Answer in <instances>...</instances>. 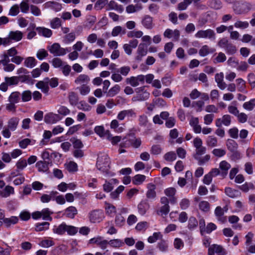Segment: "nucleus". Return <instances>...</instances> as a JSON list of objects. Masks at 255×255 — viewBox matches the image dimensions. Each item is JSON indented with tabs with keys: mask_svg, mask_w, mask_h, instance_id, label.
Returning a JSON list of instances; mask_svg holds the SVG:
<instances>
[{
	"mask_svg": "<svg viewBox=\"0 0 255 255\" xmlns=\"http://www.w3.org/2000/svg\"><path fill=\"white\" fill-rule=\"evenodd\" d=\"M110 159L108 155L102 153L98 155L96 166L98 170L107 175L110 173Z\"/></svg>",
	"mask_w": 255,
	"mask_h": 255,
	"instance_id": "nucleus-1",
	"label": "nucleus"
},
{
	"mask_svg": "<svg viewBox=\"0 0 255 255\" xmlns=\"http://www.w3.org/2000/svg\"><path fill=\"white\" fill-rule=\"evenodd\" d=\"M124 142L120 144L122 147H128L130 146L134 148L139 147L141 144V141L140 138H136L133 134H130L123 139Z\"/></svg>",
	"mask_w": 255,
	"mask_h": 255,
	"instance_id": "nucleus-2",
	"label": "nucleus"
},
{
	"mask_svg": "<svg viewBox=\"0 0 255 255\" xmlns=\"http://www.w3.org/2000/svg\"><path fill=\"white\" fill-rule=\"evenodd\" d=\"M193 144L195 149V152L193 154V157L196 159H199L202 155L204 154L206 151V147L203 146L202 139L198 137L195 138L193 141Z\"/></svg>",
	"mask_w": 255,
	"mask_h": 255,
	"instance_id": "nucleus-3",
	"label": "nucleus"
},
{
	"mask_svg": "<svg viewBox=\"0 0 255 255\" xmlns=\"http://www.w3.org/2000/svg\"><path fill=\"white\" fill-rule=\"evenodd\" d=\"M49 52L55 56H61L65 55L69 50L68 48H64L61 47L58 43H55L48 47Z\"/></svg>",
	"mask_w": 255,
	"mask_h": 255,
	"instance_id": "nucleus-4",
	"label": "nucleus"
},
{
	"mask_svg": "<svg viewBox=\"0 0 255 255\" xmlns=\"http://www.w3.org/2000/svg\"><path fill=\"white\" fill-rule=\"evenodd\" d=\"M136 94L132 98L133 102L146 100L149 97V93L145 90V87H141L135 89Z\"/></svg>",
	"mask_w": 255,
	"mask_h": 255,
	"instance_id": "nucleus-5",
	"label": "nucleus"
},
{
	"mask_svg": "<svg viewBox=\"0 0 255 255\" xmlns=\"http://www.w3.org/2000/svg\"><path fill=\"white\" fill-rule=\"evenodd\" d=\"M197 38H208L209 39H215L216 34L214 31L211 29L206 30H200L195 34Z\"/></svg>",
	"mask_w": 255,
	"mask_h": 255,
	"instance_id": "nucleus-6",
	"label": "nucleus"
},
{
	"mask_svg": "<svg viewBox=\"0 0 255 255\" xmlns=\"http://www.w3.org/2000/svg\"><path fill=\"white\" fill-rule=\"evenodd\" d=\"M90 220L93 223H99L103 220L104 214L102 210L97 209L91 211L89 215Z\"/></svg>",
	"mask_w": 255,
	"mask_h": 255,
	"instance_id": "nucleus-7",
	"label": "nucleus"
},
{
	"mask_svg": "<svg viewBox=\"0 0 255 255\" xmlns=\"http://www.w3.org/2000/svg\"><path fill=\"white\" fill-rule=\"evenodd\" d=\"M89 243L96 244L102 250L106 249L109 244L108 241L104 239L103 237L101 236H97L90 239Z\"/></svg>",
	"mask_w": 255,
	"mask_h": 255,
	"instance_id": "nucleus-8",
	"label": "nucleus"
},
{
	"mask_svg": "<svg viewBox=\"0 0 255 255\" xmlns=\"http://www.w3.org/2000/svg\"><path fill=\"white\" fill-rule=\"evenodd\" d=\"M126 83L132 87H136L139 85V83H143L144 81V76L139 75L136 77L131 76L128 78L126 80Z\"/></svg>",
	"mask_w": 255,
	"mask_h": 255,
	"instance_id": "nucleus-9",
	"label": "nucleus"
},
{
	"mask_svg": "<svg viewBox=\"0 0 255 255\" xmlns=\"http://www.w3.org/2000/svg\"><path fill=\"white\" fill-rule=\"evenodd\" d=\"M17 53V50L14 47H11L7 50L1 56L3 64H5L7 62H10L9 57H13L16 55Z\"/></svg>",
	"mask_w": 255,
	"mask_h": 255,
	"instance_id": "nucleus-10",
	"label": "nucleus"
},
{
	"mask_svg": "<svg viewBox=\"0 0 255 255\" xmlns=\"http://www.w3.org/2000/svg\"><path fill=\"white\" fill-rule=\"evenodd\" d=\"M165 195L169 198L170 203L171 204H175L177 203V198L175 196L176 190L175 188L169 187L164 190Z\"/></svg>",
	"mask_w": 255,
	"mask_h": 255,
	"instance_id": "nucleus-11",
	"label": "nucleus"
},
{
	"mask_svg": "<svg viewBox=\"0 0 255 255\" xmlns=\"http://www.w3.org/2000/svg\"><path fill=\"white\" fill-rule=\"evenodd\" d=\"M240 6L241 7L239 9L234 8V10L236 13L241 14L247 13L253 8V4L250 2L246 1H242Z\"/></svg>",
	"mask_w": 255,
	"mask_h": 255,
	"instance_id": "nucleus-12",
	"label": "nucleus"
},
{
	"mask_svg": "<svg viewBox=\"0 0 255 255\" xmlns=\"http://www.w3.org/2000/svg\"><path fill=\"white\" fill-rule=\"evenodd\" d=\"M215 253L218 255H225V252L222 246L218 245H213L208 249V255H214Z\"/></svg>",
	"mask_w": 255,
	"mask_h": 255,
	"instance_id": "nucleus-13",
	"label": "nucleus"
},
{
	"mask_svg": "<svg viewBox=\"0 0 255 255\" xmlns=\"http://www.w3.org/2000/svg\"><path fill=\"white\" fill-rule=\"evenodd\" d=\"M126 117L128 118H135L136 117V113L132 109L123 110L118 114L117 118L120 121H123Z\"/></svg>",
	"mask_w": 255,
	"mask_h": 255,
	"instance_id": "nucleus-14",
	"label": "nucleus"
},
{
	"mask_svg": "<svg viewBox=\"0 0 255 255\" xmlns=\"http://www.w3.org/2000/svg\"><path fill=\"white\" fill-rule=\"evenodd\" d=\"M231 123V117L229 115H224L222 118L217 119L216 120V126L220 128L222 125L229 126Z\"/></svg>",
	"mask_w": 255,
	"mask_h": 255,
	"instance_id": "nucleus-15",
	"label": "nucleus"
},
{
	"mask_svg": "<svg viewBox=\"0 0 255 255\" xmlns=\"http://www.w3.org/2000/svg\"><path fill=\"white\" fill-rule=\"evenodd\" d=\"M224 74L223 72L217 73L215 75V79L218 87L222 90L227 88V84L224 81Z\"/></svg>",
	"mask_w": 255,
	"mask_h": 255,
	"instance_id": "nucleus-16",
	"label": "nucleus"
},
{
	"mask_svg": "<svg viewBox=\"0 0 255 255\" xmlns=\"http://www.w3.org/2000/svg\"><path fill=\"white\" fill-rule=\"evenodd\" d=\"M150 205L146 200H142L137 206L138 212L141 215H144L149 210Z\"/></svg>",
	"mask_w": 255,
	"mask_h": 255,
	"instance_id": "nucleus-17",
	"label": "nucleus"
},
{
	"mask_svg": "<svg viewBox=\"0 0 255 255\" xmlns=\"http://www.w3.org/2000/svg\"><path fill=\"white\" fill-rule=\"evenodd\" d=\"M51 164V162L48 161H39L36 164V167L37 168L38 171L46 172L49 169V165Z\"/></svg>",
	"mask_w": 255,
	"mask_h": 255,
	"instance_id": "nucleus-18",
	"label": "nucleus"
},
{
	"mask_svg": "<svg viewBox=\"0 0 255 255\" xmlns=\"http://www.w3.org/2000/svg\"><path fill=\"white\" fill-rule=\"evenodd\" d=\"M163 35L165 37L168 38H170L173 37L174 39L178 40L180 36V32L177 29L172 30L168 28L164 32Z\"/></svg>",
	"mask_w": 255,
	"mask_h": 255,
	"instance_id": "nucleus-19",
	"label": "nucleus"
},
{
	"mask_svg": "<svg viewBox=\"0 0 255 255\" xmlns=\"http://www.w3.org/2000/svg\"><path fill=\"white\" fill-rule=\"evenodd\" d=\"M137 55L135 57L137 61H141L143 56L147 54V51L144 43H140L137 50Z\"/></svg>",
	"mask_w": 255,
	"mask_h": 255,
	"instance_id": "nucleus-20",
	"label": "nucleus"
},
{
	"mask_svg": "<svg viewBox=\"0 0 255 255\" xmlns=\"http://www.w3.org/2000/svg\"><path fill=\"white\" fill-rule=\"evenodd\" d=\"M189 124L193 128V129L196 133H200L201 132L202 128L199 125L198 118L192 117L190 120Z\"/></svg>",
	"mask_w": 255,
	"mask_h": 255,
	"instance_id": "nucleus-21",
	"label": "nucleus"
},
{
	"mask_svg": "<svg viewBox=\"0 0 255 255\" xmlns=\"http://www.w3.org/2000/svg\"><path fill=\"white\" fill-rule=\"evenodd\" d=\"M43 6L44 8H51L55 11H59L62 8L61 4L55 1H47Z\"/></svg>",
	"mask_w": 255,
	"mask_h": 255,
	"instance_id": "nucleus-22",
	"label": "nucleus"
},
{
	"mask_svg": "<svg viewBox=\"0 0 255 255\" xmlns=\"http://www.w3.org/2000/svg\"><path fill=\"white\" fill-rule=\"evenodd\" d=\"M141 23L145 28L148 29H152L154 26L153 18L148 15H146L144 16L142 19Z\"/></svg>",
	"mask_w": 255,
	"mask_h": 255,
	"instance_id": "nucleus-23",
	"label": "nucleus"
},
{
	"mask_svg": "<svg viewBox=\"0 0 255 255\" xmlns=\"http://www.w3.org/2000/svg\"><path fill=\"white\" fill-rule=\"evenodd\" d=\"M156 187L152 184H148L147 185V191L146 193V197L148 199H153L156 196V193L155 191Z\"/></svg>",
	"mask_w": 255,
	"mask_h": 255,
	"instance_id": "nucleus-24",
	"label": "nucleus"
},
{
	"mask_svg": "<svg viewBox=\"0 0 255 255\" xmlns=\"http://www.w3.org/2000/svg\"><path fill=\"white\" fill-rule=\"evenodd\" d=\"M36 87L41 90V92L45 94H48L49 88L48 84L46 81L45 78L43 81H39L36 84Z\"/></svg>",
	"mask_w": 255,
	"mask_h": 255,
	"instance_id": "nucleus-25",
	"label": "nucleus"
},
{
	"mask_svg": "<svg viewBox=\"0 0 255 255\" xmlns=\"http://www.w3.org/2000/svg\"><path fill=\"white\" fill-rule=\"evenodd\" d=\"M90 81L89 76L85 74H80L75 80L74 82L76 85H85Z\"/></svg>",
	"mask_w": 255,
	"mask_h": 255,
	"instance_id": "nucleus-26",
	"label": "nucleus"
},
{
	"mask_svg": "<svg viewBox=\"0 0 255 255\" xmlns=\"http://www.w3.org/2000/svg\"><path fill=\"white\" fill-rule=\"evenodd\" d=\"M19 120L18 118L13 117L10 119L7 122V128L11 131L16 130L19 123Z\"/></svg>",
	"mask_w": 255,
	"mask_h": 255,
	"instance_id": "nucleus-27",
	"label": "nucleus"
},
{
	"mask_svg": "<svg viewBox=\"0 0 255 255\" xmlns=\"http://www.w3.org/2000/svg\"><path fill=\"white\" fill-rule=\"evenodd\" d=\"M215 214L218 221L222 223H224L226 221V217L224 216V209L220 206H218L215 210Z\"/></svg>",
	"mask_w": 255,
	"mask_h": 255,
	"instance_id": "nucleus-28",
	"label": "nucleus"
},
{
	"mask_svg": "<svg viewBox=\"0 0 255 255\" xmlns=\"http://www.w3.org/2000/svg\"><path fill=\"white\" fill-rule=\"evenodd\" d=\"M19 220L17 217L11 216L10 218H4L2 221L3 224L6 227H9L11 225L16 224Z\"/></svg>",
	"mask_w": 255,
	"mask_h": 255,
	"instance_id": "nucleus-29",
	"label": "nucleus"
},
{
	"mask_svg": "<svg viewBox=\"0 0 255 255\" xmlns=\"http://www.w3.org/2000/svg\"><path fill=\"white\" fill-rule=\"evenodd\" d=\"M8 35L11 40L15 41H20L23 37V33L19 30L11 31Z\"/></svg>",
	"mask_w": 255,
	"mask_h": 255,
	"instance_id": "nucleus-30",
	"label": "nucleus"
},
{
	"mask_svg": "<svg viewBox=\"0 0 255 255\" xmlns=\"http://www.w3.org/2000/svg\"><path fill=\"white\" fill-rule=\"evenodd\" d=\"M108 9H114L120 13L124 11V7L122 5L118 4L114 0L110 1L108 4Z\"/></svg>",
	"mask_w": 255,
	"mask_h": 255,
	"instance_id": "nucleus-31",
	"label": "nucleus"
},
{
	"mask_svg": "<svg viewBox=\"0 0 255 255\" xmlns=\"http://www.w3.org/2000/svg\"><path fill=\"white\" fill-rule=\"evenodd\" d=\"M231 167L230 164L225 160H223L220 163L219 168L222 171V174L223 176L227 175L228 170Z\"/></svg>",
	"mask_w": 255,
	"mask_h": 255,
	"instance_id": "nucleus-32",
	"label": "nucleus"
},
{
	"mask_svg": "<svg viewBox=\"0 0 255 255\" xmlns=\"http://www.w3.org/2000/svg\"><path fill=\"white\" fill-rule=\"evenodd\" d=\"M14 193V188L11 186L7 185L4 187L3 192L1 191V195L3 198H7Z\"/></svg>",
	"mask_w": 255,
	"mask_h": 255,
	"instance_id": "nucleus-33",
	"label": "nucleus"
},
{
	"mask_svg": "<svg viewBox=\"0 0 255 255\" xmlns=\"http://www.w3.org/2000/svg\"><path fill=\"white\" fill-rule=\"evenodd\" d=\"M39 34L41 35L44 37H50L52 34V31L50 29L38 27L36 28Z\"/></svg>",
	"mask_w": 255,
	"mask_h": 255,
	"instance_id": "nucleus-34",
	"label": "nucleus"
},
{
	"mask_svg": "<svg viewBox=\"0 0 255 255\" xmlns=\"http://www.w3.org/2000/svg\"><path fill=\"white\" fill-rule=\"evenodd\" d=\"M226 194L231 198H236L241 195V193L238 190L233 189L230 187H227L225 189Z\"/></svg>",
	"mask_w": 255,
	"mask_h": 255,
	"instance_id": "nucleus-35",
	"label": "nucleus"
},
{
	"mask_svg": "<svg viewBox=\"0 0 255 255\" xmlns=\"http://www.w3.org/2000/svg\"><path fill=\"white\" fill-rule=\"evenodd\" d=\"M126 33V29L125 28L121 26H117L113 29L111 35L114 37H116L120 34L124 35Z\"/></svg>",
	"mask_w": 255,
	"mask_h": 255,
	"instance_id": "nucleus-36",
	"label": "nucleus"
},
{
	"mask_svg": "<svg viewBox=\"0 0 255 255\" xmlns=\"http://www.w3.org/2000/svg\"><path fill=\"white\" fill-rule=\"evenodd\" d=\"M77 214V210L75 207L70 206L65 210V215L66 217L73 219Z\"/></svg>",
	"mask_w": 255,
	"mask_h": 255,
	"instance_id": "nucleus-37",
	"label": "nucleus"
},
{
	"mask_svg": "<svg viewBox=\"0 0 255 255\" xmlns=\"http://www.w3.org/2000/svg\"><path fill=\"white\" fill-rule=\"evenodd\" d=\"M109 244L111 247L115 248H119L124 245V243L120 239H113L108 241Z\"/></svg>",
	"mask_w": 255,
	"mask_h": 255,
	"instance_id": "nucleus-38",
	"label": "nucleus"
},
{
	"mask_svg": "<svg viewBox=\"0 0 255 255\" xmlns=\"http://www.w3.org/2000/svg\"><path fill=\"white\" fill-rule=\"evenodd\" d=\"M76 35L74 32H71L65 35L63 38V42L65 44H69L75 40Z\"/></svg>",
	"mask_w": 255,
	"mask_h": 255,
	"instance_id": "nucleus-39",
	"label": "nucleus"
},
{
	"mask_svg": "<svg viewBox=\"0 0 255 255\" xmlns=\"http://www.w3.org/2000/svg\"><path fill=\"white\" fill-rule=\"evenodd\" d=\"M214 51L212 50L208 45H205L202 46L199 51V54L201 56L204 57L208 55L210 53L213 52Z\"/></svg>",
	"mask_w": 255,
	"mask_h": 255,
	"instance_id": "nucleus-40",
	"label": "nucleus"
},
{
	"mask_svg": "<svg viewBox=\"0 0 255 255\" xmlns=\"http://www.w3.org/2000/svg\"><path fill=\"white\" fill-rule=\"evenodd\" d=\"M57 115L53 114L52 113H49L46 114L44 116V121L47 124H53L56 122L57 120H55L56 118L57 117Z\"/></svg>",
	"mask_w": 255,
	"mask_h": 255,
	"instance_id": "nucleus-41",
	"label": "nucleus"
},
{
	"mask_svg": "<svg viewBox=\"0 0 255 255\" xmlns=\"http://www.w3.org/2000/svg\"><path fill=\"white\" fill-rule=\"evenodd\" d=\"M24 64L26 67L32 68L36 65V60L33 57H28L25 59Z\"/></svg>",
	"mask_w": 255,
	"mask_h": 255,
	"instance_id": "nucleus-42",
	"label": "nucleus"
},
{
	"mask_svg": "<svg viewBox=\"0 0 255 255\" xmlns=\"http://www.w3.org/2000/svg\"><path fill=\"white\" fill-rule=\"evenodd\" d=\"M198 206L199 209L204 212H208L210 209V205L209 203L206 201H200Z\"/></svg>",
	"mask_w": 255,
	"mask_h": 255,
	"instance_id": "nucleus-43",
	"label": "nucleus"
},
{
	"mask_svg": "<svg viewBox=\"0 0 255 255\" xmlns=\"http://www.w3.org/2000/svg\"><path fill=\"white\" fill-rule=\"evenodd\" d=\"M67 170L70 172H75L78 170V165L74 161H70L65 164Z\"/></svg>",
	"mask_w": 255,
	"mask_h": 255,
	"instance_id": "nucleus-44",
	"label": "nucleus"
},
{
	"mask_svg": "<svg viewBox=\"0 0 255 255\" xmlns=\"http://www.w3.org/2000/svg\"><path fill=\"white\" fill-rule=\"evenodd\" d=\"M21 94L19 92H14L12 93L9 97V102L17 103L20 99Z\"/></svg>",
	"mask_w": 255,
	"mask_h": 255,
	"instance_id": "nucleus-45",
	"label": "nucleus"
},
{
	"mask_svg": "<svg viewBox=\"0 0 255 255\" xmlns=\"http://www.w3.org/2000/svg\"><path fill=\"white\" fill-rule=\"evenodd\" d=\"M239 91L246 92V82L242 78H238L236 80Z\"/></svg>",
	"mask_w": 255,
	"mask_h": 255,
	"instance_id": "nucleus-46",
	"label": "nucleus"
},
{
	"mask_svg": "<svg viewBox=\"0 0 255 255\" xmlns=\"http://www.w3.org/2000/svg\"><path fill=\"white\" fill-rule=\"evenodd\" d=\"M121 90L120 86L118 85H115L111 88L107 92L108 97H114L120 92Z\"/></svg>",
	"mask_w": 255,
	"mask_h": 255,
	"instance_id": "nucleus-47",
	"label": "nucleus"
},
{
	"mask_svg": "<svg viewBox=\"0 0 255 255\" xmlns=\"http://www.w3.org/2000/svg\"><path fill=\"white\" fill-rule=\"evenodd\" d=\"M209 5L215 9H219L222 7V2L219 0H210L209 1Z\"/></svg>",
	"mask_w": 255,
	"mask_h": 255,
	"instance_id": "nucleus-48",
	"label": "nucleus"
},
{
	"mask_svg": "<svg viewBox=\"0 0 255 255\" xmlns=\"http://www.w3.org/2000/svg\"><path fill=\"white\" fill-rule=\"evenodd\" d=\"M61 25V20L59 18L55 17L50 21V26L53 29H57Z\"/></svg>",
	"mask_w": 255,
	"mask_h": 255,
	"instance_id": "nucleus-49",
	"label": "nucleus"
},
{
	"mask_svg": "<svg viewBox=\"0 0 255 255\" xmlns=\"http://www.w3.org/2000/svg\"><path fill=\"white\" fill-rule=\"evenodd\" d=\"M66 224L62 223L57 228L53 229V232L59 235H62L66 232Z\"/></svg>",
	"mask_w": 255,
	"mask_h": 255,
	"instance_id": "nucleus-50",
	"label": "nucleus"
},
{
	"mask_svg": "<svg viewBox=\"0 0 255 255\" xmlns=\"http://www.w3.org/2000/svg\"><path fill=\"white\" fill-rule=\"evenodd\" d=\"M67 248L65 245H62L55 249L52 252L53 255H60L62 253H65Z\"/></svg>",
	"mask_w": 255,
	"mask_h": 255,
	"instance_id": "nucleus-51",
	"label": "nucleus"
},
{
	"mask_svg": "<svg viewBox=\"0 0 255 255\" xmlns=\"http://www.w3.org/2000/svg\"><path fill=\"white\" fill-rule=\"evenodd\" d=\"M243 108L247 110L251 111L255 108V99L251 100L249 102H245L243 104Z\"/></svg>",
	"mask_w": 255,
	"mask_h": 255,
	"instance_id": "nucleus-52",
	"label": "nucleus"
},
{
	"mask_svg": "<svg viewBox=\"0 0 255 255\" xmlns=\"http://www.w3.org/2000/svg\"><path fill=\"white\" fill-rule=\"evenodd\" d=\"M69 100L70 103L72 105H75L77 104L78 101V97L77 95L73 92H70L69 94Z\"/></svg>",
	"mask_w": 255,
	"mask_h": 255,
	"instance_id": "nucleus-53",
	"label": "nucleus"
},
{
	"mask_svg": "<svg viewBox=\"0 0 255 255\" xmlns=\"http://www.w3.org/2000/svg\"><path fill=\"white\" fill-rule=\"evenodd\" d=\"M41 215L43 219L51 221L52 218L50 216V214H52V212L49 211V209L45 208L43 209L41 211Z\"/></svg>",
	"mask_w": 255,
	"mask_h": 255,
	"instance_id": "nucleus-54",
	"label": "nucleus"
},
{
	"mask_svg": "<svg viewBox=\"0 0 255 255\" xmlns=\"http://www.w3.org/2000/svg\"><path fill=\"white\" fill-rule=\"evenodd\" d=\"M5 82H6L8 85H17L19 82V78L16 76L5 77Z\"/></svg>",
	"mask_w": 255,
	"mask_h": 255,
	"instance_id": "nucleus-55",
	"label": "nucleus"
},
{
	"mask_svg": "<svg viewBox=\"0 0 255 255\" xmlns=\"http://www.w3.org/2000/svg\"><path fill=\"white\" fill-rule=\"evenodd\" d=\"M48 56V53L47 51L44 49H40L38 50L36 53V57L40 60H43V59L46 58Z\"/></svg>",
	"mask_w": 255,
	"mask_h": 255,
	"instance_id": "nucleus-56",
	"label": "nucleus"
},
{
	"mask_svg": "<svg viewBox=\"0 0 255 255\" xmlns=\"http://www.w3.org/2000/svg\"><path fill=\"white\" fill-rule=\"evenodd\" d=\"M217 139L213 136H209L207 138V145L210 147H215L217 145Z\"/></svg>",
	"mask_w": 255,
	"mask_h": 255,
	"instance_id": "nucleus-57",
	"label": "nucleus"
},
{
	"mask_svg": "<svg viewBox=\"0 0 255 255\" xmlns=\"http://www.w3.org/2000/svg\"><path fill=\"white\" fill-rule=\"evenodd\" d=\"M227 146L230 151H235L237 150L238 147V144L235 141L232 139H229L227 142Z\"/></svg>",
	"mask_w": 255,
	"mask_h": 255,
	"instance_id": "nucleus-58",
	"label": "nucleus"
},
{
	"mask_svg": "<svg viewBox=\"0 0 255 255\" xmlns=\"http://www.w3.org/2000/svg\"><path fill=\"white\" fill-rule=\"evenodd\" d=\"M239 188L243 192H247L249 191L250 189H254L255 187L253 183L246 182L242 185L240 186Z\"/></svg>",
	"mask_w": 255,
	"mask_h": 255,
	"instance_id": "nucleus-59",
	"label": "nucleus"
},
{
	"mask_svg": "<svg viewBox=\"0 0 255 255\" xmlns=\"http://www.w3.org/2000/svg\"><path fill=\"white\" fill-rule=\"evenodd\" d=\"M198 221L194 217H191L188 221V227L190 230H193L197 227Z\"/></svg>",
	"mask_w": 255,
	"mask_h": 255,
	"instance_id": "nucleus-60",
	"label": "nucleus"
},
{
	"mask_svg": "<svg viewBox=\"0 0 255 255\" xmlns=\"http://www.w3.org/2000/svg\"><path fill=\"white\" fill-rule=\"evenodd\" d=\"M235 27L237 28L245 29L249 27V23L248 21H242L241 20H237L234 24Z\"/></svg>",
	"mask_w": 255,
	"mask_h": 255,
	"instance_id": "nucleus-61",
	"label": "nucleus"
},
{
	"mask_svg": "<svg viewBox=\"0 0 255 255\" xmlns=\"http://www.w3.org/2000/svg\"><path fill=\"white\" fill-rule=\"evenodd\" d=\"M224 49L226 52L230 55H233L235 54L237 51L236 46L231 43L228 45V46Z\"/></svg>",
	"mask_w": 255,
	"mask_h": 255,
	"instance_id": "nucleus-62",
	"label": "nucleus"
},
{
	"mask_svg": "<svg viewBox=\"0 0 255 255\" xmlns=\"http://www.w3.org/2000/svg\"><path fill=\"white\" fill-rule=\"evenodd\" d=\"M27 165L25 159H20L16 163V168L19 171L22 170Z\"/></svg>",
	"mask_w": 255,
	"mask_h": 255,
	"instance_id": "nucleus-63",
	"label": "nucleus"
},
{
	"mask_svg": "<svg viewBox=\"0 0 255 255\" xmlns=\"http://www.w3.org/2000/svg\"><path fill=\"white\" fill-rule=\"evenodd\" d=\"M145 179V176L143 175L137 174L135 175L133 179V183L135 185L142 183Z\"/></svg>",
	"mask_w": 255,
	"mask_h": 255,
	"instance_id": "nucleus-64",
	"label": "nucleus"
}]
</instances>
